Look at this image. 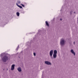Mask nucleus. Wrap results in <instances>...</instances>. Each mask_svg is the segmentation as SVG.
<instances>
[{
  "label": "nucleus",
  "instance_id": "nucleus-20",
  "mask_svg": "<svg viewBox=\"0 0 78 78\" xmlns=\"http://www.w3.org/2000/svg\"><path fill=\"white\" fill-rule=\"evenodd\" d=\"M60 20L62 21V18H60Z\"/></svg>",
  "mask_w": 78,
  "mask_h": 78
},
{
  "label": "nucleus",
  "instance_id": "nucleus-24",
  "mask_svg": "<svg viewBox=\"0 0 78 78\" xmlns=\"http://www.w3.org/2000/svg\"><path fill=\"white\" fill-rule=\"evenodd\" d=\"M75 42H74L73 44H74V45H75Z\"/></svg>",
  "mask_w": 78,
  "mask_h": 78
},
{
  "label": "nucleus",
  "instance_id": "nucleus-19",
  "mask_svg": "<svg viewBox=\"0 0 78 78\" xmlns=\"http://www.w3.org/2000/svg\"><path fill=\"white\" fill-rule=\"evenodd\" d=\"M49 65H51V62H49Z\"/></svg>",
  "mask_w": 78,
  "mask_h": 78
},
{
  "label": "nucleus",
  "instance_id": "nucleus-11",
  "mask_svg": "<svg viewBox=\"0 0 78 78\" xmlns=\"http://www.w3.org/2000/svg\"><path fill=\"white\" fill-rule=\"evenodd\" d=\"M53 54H57V51L56 50H55L54 51Z\"/></svg>",
  "mask_w": 78,
  "mask_h": 78
},
{
  "label": "nucleus",
  "instance_id": "nucleus-7",
  "mask_svg": "<svg viewBox=\"0 0 78 78\" xmlns=\"http://www.w3.org/2000/svg\"><path fill=\"white\" fill-rule=\"evenodd\" d=\"M57 56V55L56 54H53V58L55 59V58H56Z\"/></svg>",
  "mask_w": 78,
  "mask_h": 78
},
{
  "label": "nucleus",
  "instance_id": "nucleus-6",
  "mask_svg": "<svg viewBox=\"0 0 78 78\" xmlns=\"http://www.w3.org/2000/svg\"><path fill=\"white\" fill-rule=\"evenodd\" d=\"M71 52L72 53V54H73L74 56H75V52H74V51H73V49H71Z\"/></svg>",
  "mask_w": 78,
  "mask_h": 78
},
{
  "label": "nucleus",
  "instance_id": "nucleus-25",
  "mask_svg": "<svg viewBox=\"0 0 78 78\" xmlns=\"http://www.w3.org/2000/svg\"><path fill=\"white\" fill-rule=\"evenodd\" d=\"M61 11H62V9H61Z\"/></svg>",
  "mask_w": 78,
  "mask_h": 78
},
{
  "label": "nucleus",
  "instance_id": "nucleus-26",
  "mask_svg": "<svg viewBox=\"0 0 78 78\" xmlns=\"http://www.w3.org/2000/svg\"><path fill=\"white\" fill-rule=\"evenodd\" d=\"M39 31H41L40 30H39Z\"/></svg>",
  "mask_w": 78,
  "mask_h": 78
},
{
  "label": "nucleus",
  "instance_id": "nucleus-8",
  "mask_svg": "<svg viewBox=\"0 0 78 78\" xmlns=\"http://www.w3.org/2000/svg\"><path fill=\"white\" fill-rule=\"evenodd\" d=\"M5 53H2L1 55H0V57L1 58H2L3 56L5 55Z\"/></svg>",
  "mask_w": 78,
  "mask_h": 78
},
{
  "label": "nucleus",
  "instance_id": "nucleus-16",
  "mask_svg": "<svg viewBox=\"0 0 78 78\" xmlns=\"http://www.w3.org/2000/svg\"><path fill=\"white\" fill-rule=\"evenodd\" d=\"M19 45H18V47L17 48H16V50H18V49L19 48Z\"/></svg>",
  "mask_w": 78,
  "mask_h": 78
},
{
  "label": "nucleus",
  "instance_id": "nucleus-23",
  "mask_svg": "<svg viewBox=\"0 0 78 78\" xmlns=\"http://www.w3.org/2000/svg\"><path fill=\"white\" fill-rule=\"evenodd\" d=\"M55 18H54L53 19V20H55Z\"/></svg>",
  "mask_w": 78,
  "mask_h": 78
},
{
  "label": "nucleus",
  "instance_id": "nucleus-12",
  "mask_svg": "<svg viewBox=\"0 0 78 78\" xmlns=\"http://www.w3.org/2000/svg\"><path fill=\"white\" fill-rule=\"evenodd\" d=\"M45 23L47 26H48H48H49V24H48V23L47 21H45Z\"/></svg>",
  "mask_w": 78,
  "mask_h": 78
},
{
  "label": "nucleus",
  "instance_id": "nucleus-10",
  "mask_svg": "<svg viewBox=\"0 0 78 78\" xmlns=\"http://www.w3.org/2000/svg\"><path fill=\"white\" fill-rule=\"evenodd\" d=\"M16 5L18 6V7H19V8H22V7L20 5H18V4L17 3H16Z\"/></svg>",
  "mask_w": 78,
  "mask_h": 78
},
{
  "label": "nucleus",
  "instance_id": "nucleus-2",
  "mask_svg": "<svg viewBox=\"0 0 78 78\" xmlns=\"http://www.w3.org/2000/svg\"><path fill=\"white\" fill-rule=\"evenodd\" d=\"M65 42L64 40V39H62L60 41V44L62 46H64L65 44Z\"/></svg>",
  "mask_w": 78,
  "mask_h": 78
},
{
  "label": "nucleus",
  "instance_id": "nucleus-14",
  "mask_svg": "<svg viewBox=\"0 0 78 78\" xmlns=\"http://www.w3.org/2000/svg\"><path fill=\"white\" fill-rule=\"evenodd\" d=\"M72 12H73V11L72 10L70 12V15H72Z\"/></svg>",
  "mask_w": 78,
  "mask_h": 78
},
{
  "label": "nucleus",
  "instance_id": "nucleus-21",
  "mask_svg": "<svg viewBox=\"0 0 78 78\" xmlns=\"http://www.w3.org/2000/svg\"><path fill=\"white\" fill-rule=\"evenodd\" d=\"M73 13L74 14H76V12H74Z\"/></svg>",
  "mask_w": 78,
  "mask_h": 78
},
{
  "label": "nucleus",
  "instance_id": "nucleus-9",
  "mask_svg": "<svg viewBox=\"0 0 78 78\" xmlns=\"http://www.w3.org/2000/svg\"><path fill=\"white\" fill-rule=\"evenodd\" d=\"M45 64L47 65H49V62L47 61H45L44 62Z\"/></svg>",
  "mask_w": 78,
  "mask_h": 78
},
{
  "label": "nucleus",
  "instance_id": "nucleus-4",
  "mask_svg": "<svg viewBox=\"0 0 78 78\" xmlns=\"http://www.w3.org/2000/svg\"><path fill=\"white\" fill-rule=\"evenodd\" d=\"M15 67V64H13L12 65L11 67V70H14V67Z\"/></svg>",
  "mask_w": 78,
  "mask_h": 78
},
{
  "label": "nucleus",
  "instance_id": "nucleus-13",
  "mask_svg": "<svg viewBox=\"0 0 78 78\" xmlns=\"http://www.w3.org/2000/svg\"><path fill=\"white\" fill-rule=\"evenodd\" d=\"M16 15L18 17H19V15H20V13L19 12H17L16 13Z\"/></svg>",
  "mask_w": 78,
  "mask_h": 78
},
{
  "label": "nucleus",
  "instance_id": "nucleus-17",
  "mask_svg": "<svg viewBox=\"0 0 78 78\" xmlns=\"http://www.w3.org/2000/svg\"><path fill=\"white\" fill-rule=\"evenodd\" d=\"M21 5H22V6L23 7H25V5H23V4H21Z\"/></svg>",
  "mask_w": 78,
  "mask_h": 78
},
{
  "label": "nucleus",
  "instance_id": "nucleus-3",
  "mask_svg": "<svg viewBox=\"0 0 78 78\" xmlns=\"http://www.w3.org/2000/svg\"><path fill=\"white\" fill-rule=\"evenodd\" d=\"M53 50H51L50 52L49 55L51 57V58L52 59H53V57H52V55H53Z\"/></svg>",
  "mask_w": 78,
  "mask_h": 78
},
{
  "label": "nucleus",
  "instance_id": "nucleus-18",
  "mask_svg": "<svg viewBox=\"0 0 78 78\" xmlns=\"http://www.w3.org/2000/svg\"><path fill=\"white\" fill-rule=\"evenodd\" d=\"M34 56H36V53H35V52L34 53Z\"/></svg>",
  "mask_w": 78,
  "mask_h": 78
},
{
  "label": "nucleus",
  "instance_id": "nucleus-1",
  "mask_svg": "<svg viewBox=\"0 0 78 78\" xmlns=\"http://www.w3.org/2000/svg\"><path fill=\"white\" fill-rule=\"evenodd\" d=\"M8 59H9L8 57H7L6 56H5L3 57L2 58V61H3V62H6V61H7Z\"/></svg>",
  "mask_w": 78,
  "mask_h": 78
},
{
  "label": "nucleus",
  "instance_id": "nucleus-5",
  "mask_svg": "<svg viewBox=\"0 0 78 78\" xmlns=\"http://www.w3.org/2000/svg\"><path fill=\"white\" fill-rule=\"evenodd\" d=\"M17 70L18 72H22V68L20 67H19L17 68Z\"/></svg>",
  "mask_w": 78,
  "mask_h": 78
},
{
  "label": "nucleus",
  "instance_id": "nucleus-22",
  "mask_svg": "<svg viewBox=\"0 0 78 78\" xmlns=\"http://www.w3.org/2000/svg\"><path fill=\"white\" fill-rule=\"evenodd\" d=\"M25 12H23V14H24V13H25Z\"/></svg>",
  "mask_w": 78,
  "mask_h": 78
},
{
  "label": "nucleus",
  "instance_id": "nucleus-15",
  "mask_svg": "<svg viewBox=\"0 0 78 78\" xmlns=\"http://www.w3.org/2000/svg\"><path fill=\"white\" fill-rule=\"evenodd\" d=\"M17 3L18 4H20V1H18Z\"/></svg>",
  "mask_w": 78,
  "mask_h": 78
}]
</instances>
